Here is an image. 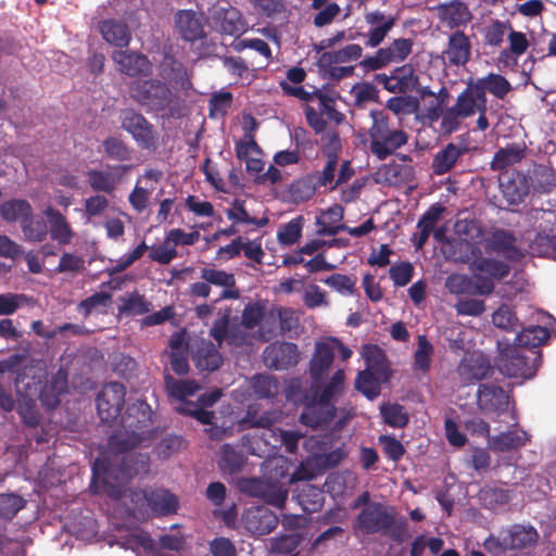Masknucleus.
Wrapping results in <instances>:
<instances>
[{
  "mask_svg": "<svg viewBox=\"0 0 556 556\" xmlns=\"http://www.w3.org/2000/svg\"><path fill=\"white\" fill-rule=\"evenodd\" d=\"M227 217L235 223L252 224L257 228L265 227L269 219L264 216L262 218L251 217L244 206V202L236 199L232 207L227 210Z\"/></svg>",
  "mask_w": 556,
  "mask_h": 556,
  "instance_id": "obj_60",
  "label": "nucleus"
},
{
  "mask_svg": "<svg viewBox=\"0 0 556 556\" xmlns=\"http://www.w3.org/2000/svg\"><path fill=\"white\" fill-rule=\"evenodd\" d=\"M435 10L439 20L450 29L464 26L472 18L469 8L460 0H451L445 3H440L437 5Z\"/></svg>",
  "mask_w": 556,
  "mask_h": 556,
  "instance_id": "obj_26",
  "label": "nucleus"
},
{
  "mask_svg": "<svg viewBox=\"0 0 556 556\" xmlns=\"http://www.w3.org/2000/svg\"><path fill=\"white\" fill-rule=\"evenodd\" d=\"M343 218V208L340 205L329 207L316 218V233L318 236H336L346 228V225L339 224Z\"/></svg>",
  "mask_w": 556,
  "mask_h": 556,
  "instance_id": "obj_37",
  "label": "nucleus"
},
{
  "mask_svg": "<svg viewBox=\"0 0 556 556\" xmlns=\"http://www.w3.org/2000/svg\"><path fill=\"white\" fill-rule=\"evenodd\" d=\"M500 189L508 204L518 205L525 201L530 192L528 176L519 170L506 172L500 178Z\"/></svg>",
  "mask_w": 556,
  "mask_h": 556,
  "instance_id": "obj_17",
  "label": "nucleus"
},
{
  "mask_svg": "<svg viewBox=\"0 0 556 556\" xmlns=\"http://www.w3.org/2000/svg\"><path fill=\"white\" fill-rule=\"evenodd\" d=\"M43 214L48 218L51 239L62 245L70 244L75 233L66 217L52 206H48Z\"/></svg>",
  "mask_w": 556,
  "mask_h": 556,
  "instance_id": "obj_32",
  "label": "nucleus"
},
{
  "mask_svg": "<svg viewBox=\"0 0 556 556\" xmlns=\"http://www.w3.org/2000/svg\"><path fill=\"white\" fill-rule=\"evenodd\" d=\"M485 250L503 255L506 260L518 262L525 254L517 245V237L513 231L495 228L485 240Z\"/></svg>",
  "mask_w": 556,
  "mask_h": 556,
  "instance_id": "obj_15",
  "label": "nucleus"
},
{
  "mask_svg": "<svg viewBox=\"0 0 556 556\" xmlns=\"http://www.w3.org/2000/svg\"><path fill=\"white\" fill-rule=\"evenodd\" d=\"M364 17L365 22L370 26L366 34V46L370 48L380 46L397 21L395 15L386 14L379 10L368 12Z\"/></svg>",
  "mask_w": 556,
  "mask_h": 556,
  "instance_id": "obj_19",
  "label": "nucleus"
},
{
  "mask_svg": "<svg viewBox=\"0 0 556 556\" xmlns=\"http://www.w3.org/2000/svg\"><path fill=\"white\" fill-rule=\"evenodd\" d=\"M472 265L476 271L493 280H502L510 271L508 264L490 257H479L473 261Z\"/></svg>",
  "mask_w": 556,
  "mask_h": 556,
  "instance_id": "obj_46",
  "label": "nucleus"
},
{
  "mask_svg": "<svg viewBox=\"0 0 556 556\" xmlns=\"http://www.w3.org/2000/svg\"><path fill=\"white\" fill-rule=\"evenodd\" d=\"M541 362L542 353L540 350L507 346L501 351L496 366L498 371L508 378L529 380L536 375Z\"/></svg>",
  "mask_w": 556,
  "mask_h": 556,
  "instance_id": "obj_6",
  "label": "nucleus"
},
{
  "mask_svg": "<svg viewBox=\"0 0 556 556\" xmlns=\"http://www.w3.org/2000/svg\"><path fill=\"white\" fill-rule=\"evenodd\" d=\"M200 278L206 281L208 285L223 288V291L217 301L237 300L240 298V291L236 287L235 275L231 273L206 266L201 268Z\"/></svg>",
  "mask_w": 556,
  "mask_h": 556,
  "instance_id": "obj_24",
  "label": "nucleus"
},
{
  "mask_svg": "<svg viewBox=\"0 0 556 556\" xmlns=\"http://www.w3.org/2000/svg\"><path fill=\"white\" fill-rule=\"evenodd\" d=\"M486 97L481 98L473 81H469L467 87L458 94L453 106L443 114L441 126L446 132L456 131L459 128L460 121L473 116L483 105H486Z\"/></svg>",
  "mask_w": 556,
  "mask_h": 556,
  "instance_id": "obj_7",
  "label": "nucleus"
},
{
  "mask_svg": "<svg viewBox=\"0 0 556 556\" xmlns=\"http://www.w3.org/2000/svg\"><path fill=\"white\" fill-rule=\"evenodd\" d=\"M372 124L368 129L370 152L380 161L392 155L397 149L405 146L408 135L392 125V118L384 111H370Z\"/></svg>",
  "mask_w": 556,
  "mask_h": 556,
  "instance_id": "obj_5",
  "label": "nucleus"
},
{
  "mask_svg": "<svg viewBox=\"0 0 556 556\" xmlns=\"http://www.w3.org/2000/svg\"><path fill=\"white\" fill-rule=\"evenodd\" d=\"M387 381L375 372L364 369L358 371L355 378V389L368 400H375L380 395L381 383Z\"/></svg>",
  "mask_w": 556,
  "mask_h": 556,
  "instance_id": "obj_43",
  "label": "nucleus"
},
{
  "mask_svg": "<svg viewBox=\"0 0 556 556\" xmlns=\"http://www.w3.org/2000/svg\"><path fill=\"white\" fill-rule=\"evenodd\" d=\"M528 216L538 230L532 248L542 254L556 252V210L533 207Z\"/></svg>",
  "mask_w": 556,
  "mask_h": 556,
  "instance_id": "obj_10",
  "label": "nucleus"
},
{
  "mask_svg": "<svg viewBox=\"0 0 556 556\" xmlns=\"http://www.w3.org/2000/svg\"><path fill=\"white\" fill-rule=\"evenodd\" d=\"M126 388L121 382H109L103 386L96 399L99 418L111 424L121 415L125 404Z\"/></svg>",
  "mask_w": 556,
  "mask_h": 556,
  "instance_id": "obj_11",
  "label": "nucleus"
},
{
  "mask_svg": "<svg viewBox=\"0 0 556 556\" xmlns=\"http://www.w3.org/2000/svg\"><path fill=\"white\" fill-rule=\"evenodd\" d=\"M112 60L118 65V71L129 77L147 76L151 73L152 64L141 53L128 50H116Z\"/></svg>",
  "mask_w": 556,
  "mask_h": 556,
  "instance_id": "obj_22",
  "label": "nucleus"
},
{
  "mask_svg": "<svg viewBox=\"0 0 556 556\" xmlns=\"http://www.w3.org/2000/svg\"><path fill=\"white\" fill-rule=\"evenodd\" d=\"M33 212L30 203L25 199H11L0 204V217L7 223L20 222Z\"/></svg>",
  "mask_w": 556,
  "mask_h": 556,
  "instance_id": "obj_41",
  "label": "nucleus"
},
{
  "mask_svg": "<svg viewBox=\"0 0 556 556\" xmlns=\"http://www.w3.org/2000/svg\"><path fill=\"white\" fill-rule=\"evenodd\" d=\"M22 232L27 241L42 242L48 236V225L41 217H34V214L22 220Z\"/></svg>",
  "mask_w": 556,
  "mask_h": 556,
  "instance_id": "obj_55",
  "label": "nucleus"
},
{
  "mask_svg": "<svg viewBox=\"0 0 556 556\" xmlns=\"http://www.w3.org/2000/svg\"><path fill=\"white\" fill-rule=\"evenodd\" d=\"M334 359V349L329 339L315 344V351L309 361V377L314 382H320Z\"/></svg>",
  "mask_w": 556,
  "mask_h": 556,
  "instance_id": "obj_28",
  "label": "nucleus"
},
{
  "mask_svg": "<svg viewBox=\"0 0 556 556\" xmlns=\"http://www.w3.org/2000/svg\"><path fill=\"white\" fill-rule=\"evenodd\" d=\"M362 53L363 49L359 45L350 43L340 50L323 52L319 62L323 66L348 63L358 60L362 56Z\"/></svg>",
  "mask_w": 556,
  "mask_h": 556,
  "instance_id": "obj_45",
  "label": "nucleus"
},
{
  "mask_svg": "<svg viewBox=\"0 0 556 556\" xmlns=\"http://www.w3.org/2000/svg\"><path fill=\"white\" fill-rule=\"evenodd\" d=\"M299 504L305 513L318 511L324 504V495L319 488L313 484L304 485L298 494Z\"/></svg>",
  "mask_w": 556,
  "mask_h": 556,
  "instance_id": "obj_54",
  "label": "nucleus"
},
{
  "mask_svg": "<svg viewBox=\"0 0 556 556\" xmlns=\"http://www.w3.org/2000/svg\"><path fill=\"white\" fill-rule=\"evenodd\" d=\"M193 361L198 369L211 372L222 366L223 356L213 342L205 341L197 349Z\"/></svg>",
  "mask_w": 556,
  "mask_h": 556,
  "instance_id": "obj_35",
  "label": "nucleus"
},
{
  "mask_svg": "<svg viewBox=\"0 0 556 556\" xmlns=\"http://www.w3.org/2000/svg\"><path fill=\"white\" fill-rule=\"evenodd\" d=\"M88 184L94 192L113 193L116 188L115 178L106 172L90 169L87 173Z\"/></svg>",
  "mask_w": 556,
  "mask_h": 556,
  "instance_id": "obj_59",
  "label": "nucleus"
},
{
  "mask_svg": "<svg viewBox=\"0 0 556 556\" xmlns=\"http://www.w3.org/2000/svg\"><path fill=\"white\" fill-rule=\"evenodd\" d=\"M121 127L128 132L142 150L155 151L160 146V132L140 112L127 109L122 112Z\"/></svg>",
  "mask_w": 556,
  "mask_h": 556,
  "instance_id": "obj_9",
  "label": "nucleus"
},
{
  "mask_svg": "<svg viewBox=\"0 0 556 556\" xmlns=\"http://www.w3.org/2000/svg\"><path fill=\"white\" fill-rule=\"evenodd\" d=\"M279 523L278 517L267 510L258 509L247 520V528L256 535H265L274 531Z\"/></svg>",
  "mask_w": 556,
  "mask_h": 556,
  "instance_id": "obj_40",
  "label": "nucleus"
},
{
  "mask_svg": "<svg viewBox=\"0 0 556 556\" xmlns=\"http://www.w3.org/2000/svg\"><path fill=\"white\" fill-rule=\"evenodd\" d=\"M154 413L141 399L130 403L121 418V429L109 439L111 450L126 452L150 439L153 432Z\"/></svg>",
  "mask_w": 556,
  "mask_h": 556,
  "instance_id": "obj_1",
  "label": "nucleus"
},
{
  "mask_svg": "<svg viewBox=\"0 0 556 556\" xmlns=\"http://www.w3.org/2000/svg\"><path fill=\"white\" fill-rule=\"evenodd\" d=\"M434 348L425 334L417 337V349L414 352L413 370L427 374L431 368Z\"/></svg>",
  "mask_w": 556,
  "mask_h": 556,
  "instance_id": "obj_44",
  "label": "nucleus"
},
{
  "mask_svg": "<svg viewBox=\"0 0 556 556\" xmlns=\"http://www.w3.org/2000/svg\"><path fill=\"white\" fill-rule=\"evenodd\" d=\"M249 118L251 122V126L249 128L244 126V136L241 140H239L236 143V154L239 160L262 154V149L255 141L254 136L252 134L256 128V121L252 116H250Z\"/></svg>",
  "mask_w": 556,
  "mask_h": 556,
  "instance_id": "obj_51",
  "label": "nucleus"
},
{
  "mask_svg": "<svg viewBox=\"0 0 556 556\" xmlns=\"http://www.w3.org/2000/svg\"><path fill=\"white\" fill-rule=\"evenodd\" d=\"M147 505L156 516L176 514L179 507L178 497L165 489L150 490L144 493Z\"/></svg>",
  "mask_w": 556,
  "mask_h": 556,
  "instance_id": "obj_30",
  "label": "nucleus"
},
{
  "mask_svg": "<svg viewBox=\"0 0 556 556\" xmlns=\"http://www.w3.org/2000/svg\"><path fill=\"white\" fill-rule=\"evenodd\" d=\"M383 421L393 428H404L409 422L406 408L399 403H383L380 406Z\"/></svg>",
  "mask_w": 556,
  "mask_h": 556,
  "instance_id": "obj_52",
  "label": "nucleus"
},
{
  "mask_svg": "<svg viewBox=\"0 0 556 556\" xmlns=\"http://www.w3.org/2000/svg\"><path fill=\"white\" fill-rule=\"evenodd\" d=\"M304 225V217L299 215L292 218L287 224H283L277 232V240L282 245H292L302 236V229Z\"/></svg>",
  "mask_w": 556,
  "mask_h": 556,
  "instance_id": "obj_56",
  "label": "nucleus"
},
{
  "mask_svg": "<svg viewBox=\"0 0 556 556\" xmlns=\"http://www.w3.org/2000/svg\"><path fill=\"white\" fill-rule=\"evenodd\" d=\"M105 155L113 161L128 162L131 160V148L119 137L110 136L102 142Z\"/></svg>",
  "mask_w": 556,
  "mask_h": 556,
  "instance_id": "obj_50",
  "label": "nucleus"
},
{
  "mask_svg": "<svg viewBox=\"0 0 556 556\" xmlns=\"http://www.w3.org/2000/svg\"><path fill=\"white\" fill-rule=\"evenodd\" d=\"M539 533L533 527L514 525L498 536L490 535L484 547L493 556H504L509 551H522L536 543Z\"/></svg>",
  "mask_w": 556,
  "mask_h": 556,
  "instance_id": "obj_8",
  "label": "nucleus"
},
{
  "mask_svg": "<svg viewBox=\"0 0 556 556\" xmlns=\"http://www.w3.org/2000/svg\"><path fill=\"white\" fill-rule=\"evenodd\" d=\"M164 384L167 394L180 402L179 406L188 402L187 396L193 395L199 390V386L193 380H178L170 375H165Z\"/></svg>",
  "mask_w": 556,
  "mask_h": 556,
  "instance_id": "obj_48",
  "label": "nucleus"
},
{
  "mask_svg": "<svg viewBox=\"0 0 556 556\" xmlns=\"http://www.w3.org/2000/svg\"><path fill=\"white\" fill-rule=\"evenodd\" d=\"M362 356L366 363V370H370L384 380H390L392 371L386 352L377 344H365Z\"/></svg>",
  "mask_w": 556,
  "mask_h": 556,
  "instance_id": "obj_33",
  "label": "nucleus"
},
{
  "mask_svg": "<svg viewBox=\"0 0 556 556\" xmlns=\"http://www.w3.org/2000/svg\"><path fill=\"white\" fill-rule=\"evenodd\" d=\"M376 81L392 93L413 92L419 85V78L410 64L396 67L390 76L379 74L376 76Z\"/></svg>",
  "mask_w": 556,
  "mask_h": 556,
  "instance_id": "obj_14",
  "label": "nucleus"
},
{
  "mask_svg": "<svg viewBox=\"0 0 556 556\" xmlns=\"http://www.w3.org/2000/svg\"><path fill=\"white\" fill-rule=\"evenodd\" d=\"M530 440L529 434L521 431H507L490 438L489 445L495 452H508L519 448Z\"/></svg>",
  "mask_w": 556,
  "mask_h": 556,
  "instance_id": "obj_39",
  "label": "nucleus"
},
{
  "mask_svg": "<svg viewBox=\"0 0 556 556\" xmlns=\"http://www.w3.org/2000/svg\"><path fill=\"white\" fill-rule=\"evenodd\" d=\"M547 339L548 331L545 327L531 326L517 333L513 346H520L523 350H539L538 348L545 343Z\"/></svg>",
  "mask_w": 556,
  "mask_h": 556,
  "instance_id": "obj_42",
  "label": "nucleus"
},
{
  "mask_svg": "<svg viewBox=\"0 0 556 556\" xmlns=\"http://www.w3.org/2000/svg\"><path fill=\"white\" fill-rule=\"evenodd\" d=\"M67 371L59 368L50 379H46L37 395L43 407L54 409L60 405L61 396L67 392Z\"/></svg>",
  "mask_w": 556,
  "mask_h": 556,
  "instance_id": "obj_18",
  "label": "nucleus"
},
{
  "mask_svg": "<svg viewBox=\"0 0 556 556\" xmlns=\"http://www.w3.org/2000/svg\"><path fill=\"white\" fill-rule=\"evenodd\" d=\"M473 83L477 86V90L480 91L481 98L486 97V92H489L495 98L503 100L513 90L509 80L496 73H489Z\"/></svg>",
  "mask_w": 556,
  "mask_h": 556,
  "instance_id": "obj_34",
  "label": "nucleus"
},
{
  "mask_svg": "<svg viewBox=\"0 0 556 556\" xmlns=\"http://www.w3.org/2000/svg\"><path fill=\"white\" fill-rule=\"evenodd\" d=\"M247 462L245 455L230 444H224L220 448L219 467L224 472H240Z\"/></svg>",
  "mask_w": 556,
  "mask_h": 556,
  "instance_id": "obj_49",
  "label": "nucleus"
},
{
  "mask_svg": "<svg viewBox=\"0 0 556 556\" xmlns=\"http://www.w3.org/2000/svg\"><path fill=\"white\" fill-rule=\"evenodd\" d=\"M26 501L14 493L0 494V518L5 520L13 519L16 514L23 509Z\"/></svg>",
  "mask_w": 556,
  "mask_h": 556,
  "instance_id": "obj_63",
  "label": "nucleus"
},
{
  "mask_svg": "<svg viewBox=\"0 0 556 556\" xmlns=\"http://www.w3.org/2000/svg\"><path fill=\"white\" fill-rule=\"evenodd\" d=\"M300 352L298 345L292 342H273L263 352V361L267 367L274 370H285L298 365Z\"/></svg>",
  "mask_w": 556,
  "mask_h": 556,
  "instance_id": "obj_12",
  "label": "nucleus"
},
{
  "mask_svg": "<svg viewBox=\"0 0 556 556\" xmlns=\"http://www.w3.org/2000/svg\"><path fill=\"white\" fill-rule=\"evenodd\" d=\"M304 409L300 415V422L313 429H324L334 419L337 407L334 404H325L319 400L305 394Z\"/></svg>",
  "mask_w": 556,
  "mask_h": 556,
  "instance_id": "obj_13",
  "label": "nucleus"
},
{
  "mask_svg": "<svg viewBox=\"0 0 556 556\" xmlns=\"http://www.w3.org/2000/svg\"><path fill=\"white\" fill-rule=\"evenodd\" d=\"M469 152L468 142L460 139L458 142H450L439 150L433 156L431 168L438 175L447 174L466 153Z\"/></svg>",
  "mask_w": 556,
  "mask_h": 556,
  "instance_id": "obj_23",
  "label": "nucleus"
},
{
  "mask_svg": "<svg viewBox=\"0 0 556 556\" xmlns=\"http://www.w3.org/2000/svg\"><path fill=\"white\" fill-rule=\"evenodd\" d=\"M509 49H505L500 53V61L507 63L511 54L519 56L526 53L529 48V40L525 33L510 28L508 34Z\"/></svg>",
  "mask_w": 556,
  "mask_h": 556,
  "instance_id": "obj_58",
  "label": "nucleus"
},
{
  "mask_svg": "<svg viewBox=\"0 0 556 556\" xmlns=\"http://www.w3.org/2000/svg\"><path fill=\"white\" fill-rule=\"evenodd\" d=\"M238 425L241 430H247L251 428H262L270 430L273 426V418L270 414L267 412L258 414L257 409L254 406L250 405L247 409L244 417L239 420Z\"/></svg>",
  "mask_w": 556,
  "mask_h": 556,
  "instance_id": "obj_57",
  "label": "nucleus"
},
{
  "mask_svg": "<svg viewBox=\"0 0 556 556\" xmlns=\"http://www.w3.org/2000/svg\"><path fill=\"white\" fill-rule=\"evenodd\" d=\"M249 484L251 494L262 497L265 503L276 508L281 509L285 507L288 497L287 491L281 488L265 484L257 479L250 480Z\"/></svg>",
  "mask_w": 556,
  "mask_h": 556,
  "instance_id": "obj_38",
  "label": "nucleus"
},
{
  "mask_svg": "<svg viewBox=\"0 0 556 556\" xmlns=\"http://www.w3.org/2000/svg\"><path fill=\"white\" fill-rule=\"evenodd\" d=\"M477 402L484 414L500 416L508 410L509 396L500 386L481 383L477 392Z\"/></svg>",
  "mask_w": 556,
  "mask_h": 556,
  "instance_id": "obj_16",
  "label": "nucleus"
},
{
  "mask_svg": "<svg viewBox=\"0 0 556 556\" xmlns=\"http://www.w3.org/2000/svg\"><path fill=\"white\" fill-rule=\"evenodd\" d=\"M527 147L523 142H513L495 152L491 162V169L504 170L519 163L526 156Z\"/></svg>",
  "mask_w": 556,
  "mask_h": 556,
  "instance_id": "obj_36",
  "label": "nucleus"
},
{
  "mask_svg": "<svg viewBox=\"0 0 556 556\" xmlns=\"http://www.w3.org/2000/svg\"><path fill=\"white\" fill-rule=\"evenodd\" d=\"M16 412L22 419V422L28 428H37L41 422V415L39 413L35 396H17Z\"/></svg>",
  "mask_w": 556,
  "mask_h": 556,
  "instance_id": "obj_47",
  "label": "nucleus"
},
{
  "mask_svg": "<svg viewBox=\"0 0 556 556\" xmlns=\"http://www.w3.org/2000/svg\"><path fill=\"white\" fill-rule=\"evenodd\" d=\"M531 180L534 191L548 193L556 187V170L545 165H538L533 169Z\"/></svg>",
  "mask_w": 556,
  "mask_h": 556,
  "instance_id": "obj_53",
  "label": "nucleus"
},
{
  "mask_svg": "<svg viewBox=\"0 0 556 556\" xmlns=\"http://www.w3.org/2000/svg\"><path fill=\"white\" fill-rule=\"evenodd\" d=\"M98 28L102 38L114 47L126 48L131 41V31L125 22L109 18L101 21Z\"/></svg>",
  "mask_w": 556,
  "mask_h": 556,
  "instance_id": "obj_31",
  "label": "nucleus"
},
{
  "mask_svg": "<svg viewBox=\"0 0 556 556\" xmlns=\"http://www.w3.org/2000/svg\"><path fill=\"white\" fill-rule=\"evenodd\" d=\"M114 452L111 456L98 457L92 465V480L102 479L104 483L110 480L125 484L134 477L146 476L150 471V456L148 453Z\"/></svg>",
  "mask_w": 556,
  "mask_h": 556,
  "instance_id": "obj_2",
  "label": "nucleus"
},
{
  "mask_svg": "<svg viewBox=\"0 0 556 556\" xmlns=\"http://www.w3.org/2000/svg\"><path fill=\"white\" fill-rule=\"evenodd\" d=\"M413 40L409 38L394 39L388 47L382 48L390 63L403 62L413 50Z\"/></svg>",
  "mask_w": 556,
  "mask_h": 556,
  "instance_id": "obj_62",
  "label": "nucleus"
},
{
  "mask_svg": "<svg viewBox=\"0 0 556 556\" xmlns=\"http://www.w3.org/2000/svg\"><path fill=\"white\" fill-rule=\"evenodd\" d=\"M47 379V372L33 363L22 365L17 377H14L13 383L17 396H36L41 384Z\"/></svg>",
  "mask_w": 556,
  "mask_h": 556,
  "instance_id": "obj_20",
  "label": "nucleus"
},
{
  "mask_svg": "<svg viewBox=\"0 0 556 556\" xmlns=\"http://www.w3.org/2000/svg\"><path fill=\"white\" fill-rule=\"evenodd\" d=\"M175 26L186 41H197L205 36L202 14L192 10H180L175 14Z\"/></svg>",
  "mask_w": 556,
  "mask_h": 556,
  "instance_id": "obj_25",
  "label": "nucleus"
},
{
  "mask_svg": "<svg viewBox=\"0 0 556 556\" xmlns=\"http://www.w3.org/2000/svg\"><path fill=\"white\" fill-rule=\"evenodd\" d=\"M129 97L148 114L162 118L176 115L178 97L167 83L157 78L134 80L129 85Z\"/></svg>",
  "mask_w": 556,
  "mask_h": 556,
  "instance_id": "obj_3",
  "label": "nucleus"
},
{
  "mask_svg": "<svg viewBox=\"0 0 556 556\" xmlns=\"http://www.w3.org/2000/svg\"><path fill=\"white\" fill-rule=\"evenodd\" d=\"M357 527L365 534L381 533L401 544L408 538V522L395 519L394 514L382 503L365 506L357 518Z\"/></svg>",
  "mask_w": 556,
  "mask_h": 556,
  "instance_id": "obj_4",
  "label": "nucleus"
},
{
  "mask_svg": "<svg viewBox=\"0 0 556 556\" xmlns=\"http://www.w3.org/2000/svg\"><path fill=\"white\" fill-rule=\"evenodd\" d=\"M344 370L338 369L324 386H319V382L312 380V386L306 394L319 400L321 403L336 405V400L344 391Z\"/></svg>",
  "mask_w": 556,
  "mask_h": 556,
  "instance_id": "obj_27",
  "label": "nucleus"
},
{
  "mask_svg": "<svg viewBox=\"0 0 556 556\" xmlns=\"http://www.w3.org/2000/svg\"><path fill=\"white\" fill-rule=\"evenodd\" d=\"M492 323L495 327L506 331H516L520 326L516 313L506 304L501 305L493 313Z\"/></svg>",
  "mask_w": 556,
  "mask_h": 556,
  "instance_id": "obj_61",
  "label": "nucleus"
},
{
  "mask_svg": "<svg viewBox=\"0 0 556 556\" xmlns=\"http://www.w3.org/2000/svg\"><path fill=\"white\" fill-rule=\"evenodd\" d=\"M471 41L463 30H455L448 36L443 59L450 66H465L471 58Z\"/></svg>",
  "mask_w": 556,
  "mask_h": 556,
  "instance_id": "obj_21",
  "label": "nucleus"
},
{
  "mask_svg": "<svg viewBox=\"0 0 556 556\" xmlns=\"http://www.w3.org/2000/svg\"><path fill=\"white\" fill-rule=\"evenodd\" d=\"M151 309V303L147 301L144 295L138 292L130 293L123 302L121 311L128 315H143Z\"/></svg>",
  "mask_w": 556,
  "mask_h": 556,
  "instance_id": "obj_64",
  "label": "nucleus"
},
{
  "mask_svg": "<svg viewBox=\"0 0 556 556\" xmlns=\"http://www.w3.org/2000/svg\"><path fill=\"white\" fill-rule=\"evenodd\" d=\"M220 33L236 38L248 30V24L242 13L233 7L220 8L215 13Z\"/></svg>",
  "mask_w": 556,
  "mask_h": 556,
  "instance_id": "obj_29",
  "label": "nucleus"
}]
</instances>
